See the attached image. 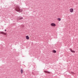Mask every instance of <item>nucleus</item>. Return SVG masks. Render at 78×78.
Instances as JSON below:
<instances>
[{"mask_svg": "<svg viewBox=\"0 0 78 78\" xmlns=\"http://www.w3.org/2000/svg\"><path fill=\"white\" fill-rule=\"evenodd\" d=\"M15 10L16 11L19 12H22V11H20V8H19V7L18 6H16V8H15Z\"/></svg>", "mask_w": 78, "mask_h": 78, "instance_id": "f257e3e1", "label": "nucleus"}, {"mask_svg": "<svg viewBox=\"0 0 78 78\" xmlns=\"http://www.w3.org/2000/svg\"><path fill=\"white\" fill-rule=\"evenodd\" d=\"M23 18L21 16H20L17 18V20H22V19H23Z\"/></svg>", "mask_w": 78, "mask_h": 78, "instance_id": "f03ea898", "label": "nucleus"}, {"mask_svg": "<svg viewBox=\"0 0 78 78\" xmlns=\"http://www.w3.org/2000/svg\"><path fill=\"white\" fill-rule=\"evenodd\" d=\"M51 25L52 27H55V26H56V24L54 23H51Z\"/></svg>", "mask_w": 78, "mask_h": 78, "instance_id": "7ed1b4c3", "label": "nucleus"}, {"mask_svg": "<svg viewBox=\"0 0 78 78\" xmlns=\"http://www.w3.org/2000/svg\"><path fill=\"white\" fill-rule=\"evenodd\" d=\"M69 11L70 12H73V9L71 8L70 9Z\"/></svg>", "mask_w": 78, "mask_h": 78, "instance_id": "20e7f679", "label": "nucleus"}, {"mask_svg": "<svg viewBox=\"0 0 78 78\" xmlns=\"http://www.w3.org/2000/svg\"><path fill=\"white\" fill-rule=\"evenodd\" d=\"M69 50H70V51L72 52V53H75V51H73L72 49H69Z\"/></svg>", "mask_w": 78, "mask_h": 78, "instance_id": "39448f33", "label": "nucleus"}, {"mask_svg": "<svg viewBox=\"0 0 78 78\" xmlns=\"http://www.w3.org/2000/svg\"><path fill=\"white\" fill-rule=\"evenodd\" d=\"M0 33L1 34H4V35H6V33H5L3 32H1Z\"/></svg>", "mask_w": 78, "mask_h": 78, "instance_id": "423d86ee", "label": "nucleus"}, {"mask_svg": "<svg viewBox=\"0 0 78 78\" xmlns=\"http://www.w3.org/2000/svg\"><path fill=\"white\" fill-rule=\"evenodd\" d=\"M26 39L28 40L29 39V37L28 36H26Z\"/></svg>", "mask_w": 78, "mask_h": 78, "instance_id": "0eeeda50", "label": "nucleus"}, {"mask_svg": "<svg viewBox=\"0 0 78 78\" xmlns=\"http://www.w3.org/2000/svg\"><path fill=\"white\" fill-rule=\"evenodd\" d=\"M21 74H22L23 73V70L22 69H21Z\"/></svg>", "mask_w": 78, "mask_h": 78, "instance_id": "6e6552de", "label": "nucleus"}, {"mask_svg": "<svg viewBox=\"0 0 78 78\" xmlns=\"http://www.w3.org/2000/svg\"><path fill=\"white\" fill-rule=\"evenodd\" d=\"M44 72H45V73H50V72L47 71H45Z\"/></svg>", "mask_w": 78, "mask_h": 78, "instance_id": "1a4fd4ad", "label": "nucleus"}, {"mask_svg": "<svg viewBox=\"0 0 78 78\" xmlns=\"http://www.w3.org/2000/svg\"><path fill=\"white\" fill-rule=\"evenodd\" d=\"M52 51L53 53H56V51L55 50H53Z\"/></svg>", "mask_w": 78, "mask_h": 78, "instance_id": "9d476101", "label": "nucleus"}, {"mask_svg": "<svg viewBox=\"0 0 78 78\" xmlns=\"http://www.w3.org/2000/svg\"><path fill=\"white\" fill-rule=\"evenodd\" d=\"M58 21H61V18H58Z\"/></svg>", "mask_w": 78, "mask_h": 78, "instance_id": "9b49d317", "label": "nucleus"}, {"mask_svg": "<svg viewBox=\"0 0 78 78\" xmlns=\"http://www.w3.org/2000/svg\"><path fill=\"white\" fill-rule=\"evenodd\" d=\"M72 74H73V75H75V73H73V72H71Z\"/></svg>", "mask_w": 78, "mask_h": 78, "instance_id": "f8f14e48", "label": "nucleus"}, {"mask_svg": "<svg viewBox=\"0 0 78 78\" xmlns=\"http://www.w3.org/2000/svg\"><path fill=\"white\" fill-rule=\"evenodd\" d=\"M5 31H6V29L5 30Z\"/></svg>", "mask_w": 78, "mask_h": 78, "instance_id": "ddd939ff", "label": "nucleus"}]
</instances>
